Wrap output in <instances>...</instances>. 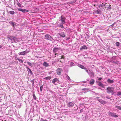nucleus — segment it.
I'll return each mask as SVG.
<instances>
[{"mask_svg": "<svg viewBox=\"0 0 121 121\" xmlns=\"http://www.w3.org/2000/svg\"><path fill=\"white\" fill-rule=\"evenodd\" d=\"M60 62H61V60H60Z\"/></svg>", "mask_w": 121, "mask_h": 121, "instance_id": "de8ad7c7", "label": "nucleus"}, {"mask_svg": "<svg viewBox=\"0 0 121 121\" xmlns=\"http://www.w3.org/2000/svg\"><path fill=\"white\" fill-rule=\"evenodd\" d=\"M17 59L21 63H22L23 62V61L22 59L19 58H17Z\"/></svg>", "mask_w": 121, "mask_h": 121, "instance_id": "4be33fe9", "label": "nucleus"}, {"mask_svg": "<svg viewBox=\"0 0 121 121\" xmlns=\"http://www.w3.org/2000/svg\"><path fill=\"white\" fill-rule=\"evenodd\" d=\"M17 5H18V6L19 7H20L22 6V5L18 2V0L17 1Z\"/></svg>", "mask_w": 121, "mask_h": 121, "instance_id": "6ab92c4d", "label": "nucleus"}, {"mask_svg": "<svg viewBox=\"0 0 121 121\" xmlns=\"http://www.w3.org/2000/svg\"><path fill=\"white\" fill-rule=\"evenodd\" d=\"M108 113V115L109 116L113 117H118V116L116 115L115 113H113L110 112H109Z\"/></svg>", "mask_w": 121, "mask_h": 121, "instance_id": "7ed1b4c3", "label": "nucleus"}, {"mask_svg": "<svg viewBox=\"0 0 121 121\" xmlns=\"http://www.w3.org/2000/svg\"><path fill=\"white\" fill-rule=\"evenodd\" d=\"M74 104L72 102L69 103L68 104V106L69 107H71L74 105Z\"/></svg>", "mask_w": 121, "mask_h": 121, "instance_id": "1a4fd4ad", "label": "nucleus"}, {"mask_svg": "<svg viewBox=\"0 0 121 121\" xmlns=\"http://www.w3.org/2000/svg\"><path fill=\"white\" fill-rule=\"evenodd\" d=\"M121 95V92H119L117 93V95L118 96L120 95Z\"/></svg>", "mask_w": 121, "mask_h": 121, "instance_id": "2f4dec72", "label": "nucleus"}, {"mask_svg": "<svg viewBox=\"0 0 121 121\" xmlns=\"http://www.w3.org/2000/svg\"><path fill=\"white\" fill-rule=\"evenodd\" d=\"M59 49V48H56V47H55L53 50V52L54 53H56L58 51V50Z\"/></svg>", "mask_w": 121, "mask_h": 121, "instance_id": "ddd939ff", "label": "nucleus"}, {"mask_svg": "<svg viewBox=\"0 0 121 121\" xmlns=\"http://www.w3.org/2000/svg\"><path fill=\"white\" fill-rule=\"evenodd\" d=\"M51 78V77L48 76L44 78V79L47 80H50Z\"/></svg>", "mask_w": 121, "mask_h": 121, "instance_id": "412c9836", "label": "nucleus"}, {"mask_svg": "<svg viewBox=\"0 0 121 121\" xmlns=\"http://www.w3.org/2000/svg\"><path fill=\"white\" fill-rule=\"evenodd\" d=\"M107 98H108V99H109V98H108V97H106Z\"/></svg>", "mask_w": 121, "mask_h": 121, "instance_id": "49530a36", "label": "nucleus"}, {"mask_svg": "<svg viewBox=\"0 0 121 121\" xmlns=\"http://www.w3.org/2000/svg\"><path fill=\"white\" fill-rule=\"evenodd\" d=\"M26 67L28 69H29V68H28L27 66H26Z\"/></svg>", "mask_w": 121, "mask_h": 121, "instance_id": "a19ab883", "label": "nucleus"}, {"mask_svg": "<svg viewBox=\"0 0 121 121\" xmlns=\"http://www.w3.org/2000/svg\"><path fill=\"white\" fill-rule=\"evenodd\" d=\"M8 38H9V40L10 42L12 43L15 42V39H16L15 37H11L10 38L8 37Z\"/></svg>", "mask_w": 121, "mask_h": 121, "instance_id": "f03ea898", "label": "nucleus"}, {"mask_svg": "<svg viewBox=\"0 0 121 121\" xmlns=\"http://www.w3.org/2000/svg\"><path fill=\"white\" fill-rule=\"evenodd\" d=\"M116 107L120 110H121V107L119 106H116Z\"/></svg>", "mask_w": 121, "mask_h": 121, "instance_id": "393cba45", "label": "nucleus"}, {"mask_svg": "<svg viewBox=\"0 0 121 121\" xmlns=\"http://www.w3.org/2000/svg\"><path fill=\"white\" fill-rule=\"evenodd\" d=\"M29 71H30V73L32 74V72L30 69H29Z\"/></svg>", "mask_w": 121, "mask_h": 121, "instance_id": "7c9ffc66", "label": "nucleus"}, {"mask_svg": "<svg viewBox=\"0 0 121 121\" xmlns=\"http://www.w3.org/2000/svg\"><path fill=\"white\" fill-rule=\"evenodd\" d=\"M95 82V80L93 79H92L90 81V83L91 85L93 84Z\"/></svg>", "mask_w": 121, "mask_h": 121, "instance_id": "4468645a", "label": "nucleus"}, {"mask_svg": "<svg viewBox=\"0 0 121 121\" xmlns=\"http://www.w3.org/2000/svg\"><path fill=\"white\" fill-rule=\"evenodd\" d=\"M81 110H80V112H81V111H82Z\"/></svg>", "mask_w": 121, "mask_h": 121, "instance_id": "a18cd8bd", "label": "nucleus"}, {"mask_svg": "<svg viewBox=\"0 0 121 121\" xmlns=\"http://www.w3.org/2000/svg\"><path fill=\"white\" fill-rule=\"evenodd\" d=\"M98 100L100 103L101 104H104L106 103V102L105 101L103 100L102 99H98Z\"/></svg>", "mask_w": 121, "mask_h": 121, "instance_id": "0eeeda50", "label": "nucleus"}, {"mask_svg": "<svg viewBox=\"0 0 121 121\" xmlns=\"http://www.w3.org/2000/svg\"><path fill=\"white\" fill-rule=\"evenodd\" d=\"M43 65L44 66L48 67V66L49 65L46 62H44L43 64Z\"/></svg>", "mask_w": 121, "mask_h": 121, "instance_id": "f3484780", "label": "nucleus"}, {"mask_svg": "<svg viewBox=\"0 0 121 121\" xmlns=\"http://www.w3.org/2000/svg\"><path fill=\"white\" fill-rule=\"evenodd\" d=\"M102 79V78H98V80H101Z\"/></svg>", "mask_w": 121, "mask_h": 121, "instance_id": "4c0bfd02", "label": "nucleus"}, {"mask_svg": "<svg viewBox=\"0 0 121 121\" xmlns=\"http://www.w3.org/2000/svg\"><path fill=\"white\" fill-rule=\"evenodd\" d=\"M43 121H47L46 120H43Z\"/></svg>", "mask_w": 121, "mask_h": 121, "instance_id": "37998d69", "label": "nucleus"}, {"mask_svg": "<svg viewBox=\"0 0 121 121\" xmlns=\"http://www.w3.org/2000/svg\"><path fill=\"white\" fill-rule=\"evenodd\" d=\"M27 53V52L26 51H24L23 52H19V54L20 55H24Z\"/></svg>", "mask_w": 121, "mask_h": 121, "instance_id": "f8f14e48", "label": "nucleus"}, {"mask_svg": "<svg viewBox=\"0 0 121 121\" xmlns=\"http://www.w3.org/2000/svg\"><path fill=\"white\" fill-rule=\"evenodd\" d=\"M66 78L68 80H70V79L68 75H66Z\"/></svg>", "mask_w": 121, "mask_h": 121, "instance_id": "bb28decb", "label": "nucleus"}, {"mask_svg": "<svg viewBox=\"0 0 121 121\" xmlns=\"http://www.w3.org/2000/svg\"><path fill=\"white\" fill-rule=\"evenodd\" d=\"M43 85H42L40 87V90L41 91H42V89L43 88Z\"/></svg>", "mask_w": 121, "mask_h": 121, "instance_id": "cd10ccee", "label": "nucleus"}, {"mask_svg": "<svg viewBox=\"0 0 121 121\" xmlns=\"http://www.w3.org/2000/svg\"><path fill=\"white\" fill-rule=\"evenodd\" d=\"M2 46L1 45H0V48H2Z\"/></svg>", "mask_w": 121, "mask_h": 121, "instance_id": "c03bdc74", "label": "nucleus"}, {"mask_svg": "<svg viewBox=\"0 0 121 121\" xmlns=\"http://www.w3.org/2000/svg\"><path fill=\"white\" fill-rule=\"evenodd\" d=\"M18 10L19 11H21L23 13H24L25 12H28L29 11L25 9H22L21 8H19Z\"/></svg>", "mask_w": 121, "mask_h": 121, "instance_id": "6e6552de", "label": "nucleus"}, {"mask_svg": "<svg viewBox=\"0 0 121 121\" xmlns=\"http://www.w3.org/2000/svg\"><path fill=\"white\" fill-rule=\"evenodd\" d=\"M58 80L56 78H55L53 79L52 81V82L54 83L55 84V83L57 81H58Z\"/></svg>", "mask_w": 121, "mask_h": 121, "instance_id": "a211bd4d", "label": "nucleus"}, {"mask_svg": "<svg viewBox=\"0 0 121 121\" xmlns=\"http://www.w3.org/2000/svg\"><path fill=\"white\" fill-rule=\"evenodd\" d=\"M82 90H86L87 91H88V89L86 88H84L82 89Z\"/></svg>", "mask_w": 121, "mask_h": 121, "instance_id": "c9c22d12", "label": "nucleus"}, {"mask_svg": "<svg viewBox=\"0 0 121 121\" xmlns=\"http://www.w3.org/2000/svg\"><path fill=\"white\" fill-rule=\"evenodd\" d=\"M14 12L13 11H9V13L12 14H13L14 13Z\"/></svg>", "mask_w": 121, "mask_h": 121, "instance_id": "5701e85b", "label": "nucleus"}, {"mask_svg": "<svg viewBox=\"0 0 121 121\" xmlns=\"http://www.w3.org/2000/svg\"><path fill=\"white\" fill-rule=\"evenodd\" d=\"M27 63L28 64V65H29L30 66H31L32 64L31 63L28 62H27Z\"/></svg>", "mask_w": 121, "mask_h": 121, "instance_id": "473e14b6", "label": "nucleus"}, {"mask_svg": "<svg viewBox=\"0 0 121 121\" xmlns=\"http://www.w3.org/2000/svg\"><path fill=\"white\" fill-rule=\"evenodd\" d=\"M120 43L119 42H117L116 43V46H117V47H119L120 45Z\"/></svg>", "mask_w": 121, "mask_h": 121, "instance_id": "a878e982", "label": "nucleus"}, {"mask_svg": "<svg viewBox=\"0 0 121 121\" xmlns=\"http://www.w3.org/2000/svg\"><path fill=\"white\" fill-rule=\"evenodd\" d=\"M10 24L13 26H14V22H9Z\"/></svg>", "mask_w": 121, "mask_h": 121, "instance_id": "b1692460", "label": "nucleus"}, {"mask_svg": "<svg viewBox=\"0 0 121 121\" xmlns=\"http://www.w3.org/2000/svg\"><path fill=\"white\" fill-rule=\"evenodd\" d=\"M46 39L48 40H52L53 39L52 38L48 35H45Z\"/></svg>", "mask_w": 121, "mask_h": 121, "instance_id": "39448f33", "label": "nucleus"}, {"mask_svg": "<svg viewBox=\"0 0 121 121\" xmlns=\"http://www.w3.org/2000/svg\"><path fill=\"white\" fill-rule=\"evenodd\" d=\"M34 81H34V79H33L31 81V82L32 83V85H33L34 84Z\"/></svg>", "mask_w": 121, "mask_h": 121, "instance_id": "72a5a7b5", "label": "nucleus"}, {"mask_svg": "<svg viewBox=\"0 0 121 121\" xmlns=\"http://www.w3.org/2000/svg\"><path fill=\"white\" fill-rule=\"evenodd\" d=\"M59 34L60 36L62 37H65V35L63 32H61L60 33H59Z\"/></svg>", "mask_w": 121, "mask_h": 121, "instance_id": "9d476101", "label": "nucleus"}, {"mask_svg": "<svg viewBox=\"0 0 121 121\" xmlns=\"http://www.w3.org/2000/svg\"><path fill=\"white\" fill-rule=\"evenodd\" d=\"M107 92L108 93H111L112 95H113L114 94L113 92L114 89L112 87H108L107 88Z\"/></svg>", "mask_w": 121, "mask_h": 121, "instance_id": "f257e3e1", "label": "nucleus"}, {"mask_svg": "<svg viewBox=\"0 0 121 121\" xmlns=\"http://www.w3.org/2000/svg\"><path fill=\"white\" fill-rule=\"evenodd\" d=\"M33 98L35 100L36 99V97L34 94L33 95Z\"/></svg>", "mask_w": 121, "mask_h": 121, "instance_id": "c756f323", "label": "nucleus"}, {"mask_svg": "<svg viewBox=\"0 0 121 121\" xmlns=\"http://www.w3.org/2000/svg\"><path fill=\"white\" fill-rule=\"evenodd\" d=\"M114 81L112 80H111L110 79H108L107 80L108 82L109 83H111L113 82Z\"/></svg>", "mask_w": 121, "mask_h": 121, "instance_id": "2eb2a0df", "label": "nucleus"}, {"mask_svg": "<svg viewBox=\"0 0 121 121\" xmlns=\"http://www.w3.org/2000/svg\"><path fill=\"white\" fill-rule=\"evenodd\" d=\"M78 66L79 67L82 69H84L85 68L83 66L80 64L78 65Z\"/></svg>", "mask_w": 121, "mask_h": 121, "instance_id": "aec40b11", "label": "nucleus"}, {"mask_svg": "<svg viewBox=\"0 0 121 121\" xmlns=\"http://www.w3.org/2000/svg\"><path fill=\"white\" fill-rule=\"evenodd\" d=\"M58 55V54H57L56 53H55V55Z\"/></svg>", "mask_w": 121, "mask_h": 121, "instance_id": "79ce46f5", "label": "nucleus"}, {"mask_svg": "<svg viewBox=\"0 0 121 121\" xmlns=\"http://www.w3.org/2000/svg\"><path fill=\"white\" fill-rule=\"evenodd\" d=\"M60 20L62 22V23L64 24L65 22V18L63 16H61L60 18Z\"/></svg>", "mask_w": 121, "mask_h": 121, "instance_id": "20e7f679", "label": "nucleus"}, {"mask_svg": "<svg viewBox=\"0 0 121 121\" xmlns=\"http://www.w3.org/2000/svg\"><path fill=\"white\" fill-rule=\"evenodd\" d=\"M63 23L62 24H60V27H61V28H64V26L63 25Z\"/></svg>", "mask_w": 121, "mask_h": 121, "instance_id": "c85d7f7f", "label": "nucleus"}, {"mask_svg": "<svg viewBox=\"0 0 121 121\" xmlns=\"http://www.w3.org/2000/svg\"><path fill=\"white\" fill-rule=\"evenodd\" d=\"M74 64V63L73 62H71V63H70V64L71 65H73Z\"/></svg>", "mask_w": 121, "mask_h": 121, "instance_id": "58836bf2", "label": "nucleus"}, {"mask_svg": "<svg viewBox=\"0 0 121 121\" xmlns=\"http://www.w3.org/2000/svg\"><path fill=\"white\" fill-rule=\"evenodd\" d=\"M106 4V3H105V4L104 3H102V4H103V5H105V4Z\"/></svg>", "mask_w": 121, "mask_h": 121, "instance_id": "ea45409f", "label": "nucleus"}, {"mask_svg": "<svg viewBox=\"0 0 121 121\" xmlns=\"http://www.w3.org/2000/svg\"><path fill=\"white\" fill-rule=\"evenodd\" d=\"M62 71L61 69L58 68L56 70L57 74L58 75H60L61 74V72Z\"/></svg>", "mask_w": 121, "mask_h": 121, "instance_id": "423d86ee", "label": "nucleus"}, {"mask_svg": "<svg viewBox=\"0 0 121 121\" xmlns=\"http://www.w3.org/2000/svg\"><path fill=\"white\" fill-rule=\"evenodd\" d=\"M87 47L85 45H83L81 47L80 49L83 50L87 49Z\"/></svg>", "mask_w": 121, "mask_h": 121, "instance_id": "9b49d317", "label": "nucleus"}, {"mask_svg": "<svg viewBox=\"0 0 121 121\" xmlns=\"http://www.w3.org/2000/svg\"><path fill=\"white\" fill-rule=\"evenodd\" d=\"M84 69L86 70V71L88 73L89 72L87 68L85 67Z\"/></svg>", "mask_w": 121, "mask_h": 121, "instance_id": "f704fd0d", "label": "nucleus"}, {"mask_svg": "<svg viewBox=\"0 0 121 121\" xmlns=\"http://www.w3.org/2000/svg\"><path fill=\"white\" fill-rule=\"evenodd\" d=\"M98 85L99 86H101L102 87H104L103 84L101 82H99Z\"/></svg>", "mask_w": 121, "mask_h": 121, "instance_id": "dca6fc26", "label": "nucleus"}, {"mask_svg": "<svg viewBox=\"0 0 121 121\" xmlns=\"http://www.w3.org/2000/svg\"><path fill=\"white\" fill-rule=\"evenodd\" d=\"M64 58H65L64 57V56L63 55L61 56V57L60 58V59H64Z\"/></svg>", "mask_w": 121, "mask_h": 121, "instance_id": "e433bc0d", "label": "nucleus"}]
</instances>
